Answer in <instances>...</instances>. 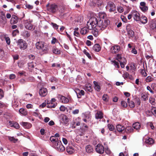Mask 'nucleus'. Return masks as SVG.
<instances>
[{
	"label": "nucleus",
	"mask_w": 156,
	"mask_h": 156,
	"mask_svg": "<svg viewBox=\"0 0 156 156\" xmlns=\"http://www.w3.org/2000/svg\"><path fill=\"white\" fill-rule=\"evenodd\" d=\"M44 44V43L42 41L37 42L35 44L36 47L37 49L46 53L48 51V49L47 46L45 45Z\"/></svg>",
	"instance_id": "7ed1b4c3"
},
{
	"label": "nucleus",
	"mask_w": 156,
	"mask_h": 156,
	"mask_svg": "<svg viewBox=\"0 0 156 156\" xmlns=\"http://www.w3.org/2000/svg\"><path fill=\"white\" fill-rule=\"evenodd\" d=\"M117 10L119 12L121 13L124 10L122 7L120 6L117 8Z\"/></svg>",
	"instance_id": "4d7b16f0"
},
{
	"label": "nucleus",
	"mask_w": 156,
	"mask_h": 156,
	"mask_svg": "<svg viewBox=\"0 0 156 156\" xmlns=\"http://www.w3.org/2000/svg\"><path fill=\"white\" fill-rule=\"evenodd\" d=\"M148 96L146 94H144L141 96V98L144 101H146L148 99Z\"/></svg>",
	"instance_id": "37998d69"
},
{
	"label": "nucleus",
	"mask_w": 156,
	"mask_h": 156,
	"mask_svg": "<svg viewBox=\"0 0 156 156\" xmlns=\"http://www.w3.org/2000/svg\"><path fill=\"white\" fill-rule=\"evenodd\" d=\"M47 107L49 108H54L55 107V104H53V103H51V104H49V105H48Z\"/></svg>",
	"instance_id": "13d9d810"
},
{
	"label": "nucleus",
	"mask_w": 156,
	"mask_h": 156,
	"mask_svg": "<svg viewBox=\"0 0 156 156\" xmlns=\"http://www.w3.org/2000/svg\"><path fill=\"white\" fill-rule=\"evenodd\" d=\"M92 2L94 5H97L99 6L101 4V2L99 0H92Z\"/></svg>",
	"instance_id": "4c0bfd02"
},
{
	"label": "nucleus",
	"mask_w": 156,
	"mask_h": 156,
	"mask_svg": "<svg viewBox=\"0 0 156 156\" xmlns=\"http://www.w3.org/2000/svg\"><path fill=\"white\" fill-rule=\"evenodd\" d=\"M122 76L124 78H129V74L128 73L125 72L123 74Z\"/></svg>",
	"instance_id": "603ef678"
},
{
	"label": "nucleus",
	"mask_w": 156,
	"mask_h": 156,
	"mask_svg": "<svg viewBox=\"0 0 156 156\" xmlns=\"http://www.w3.org/2000/svg\"><path fill=\"white\" fill-rule=\"evenodd\" d=\"M58 42L57 40L55 38L53 37L52 40L51 41L52 44H55V43H57Z\"/></svg>",
	"instance_id": "6e6d98bb"
},
{
	"label": "nucleus",
	"mask_w": 156,
	"mask_h": 156,
	"mask_svg": "<svg viewBox=\"0 0 156 156\" xmlns=\"http://www.w3.org/2000/svg\"><path fill=\"white\" fill-rule=\"evenodd\" d=\"M126 60L125 58L122 57L120 60H119V62L120 63H126Z\"/></svg>",
	"instance_id": "09e8293b"
},
{
	"label": "nucleus",
	"mask_w": 156,
	"mask_h": 156,
	"mask_svg": "<svg viewBox=\"0 0 156 156\" xmlns=\"http://www.w3.org/2000/svg\"><path fill=\"white\" fill-rule=\"evenodd\" d=\"M26 7L27 8L29 9H32L33 8V6L29 4H26Z\"/></svg>",
	"instance_id": "e2e57ef3"
},
{
	"label": "nucleus",
	"mask_w": 156,
	"mask_h": 156,
	"mask_svg": "<svg viewBox=\"0 0 156 156\" xmlns=\"http://www.w3.org/2000/svg\"><path fill=\"white\" fill-rule=\"evenodd\" d=\"M107 9H108L110 12H112L115 10L116 7L113 3L109 2H108L106 6Z\"/></svg>",
	"instance_id": "6e6552de"
},
{
	"label": "nucleus",
	"mask_w": 156,
	"mask_h": 156,
	"mask_svg": "<svg viewBox=\"0 0 156 156\" xmlns=\"http://www.w3.org/2000/svg\"><path fill=\"white\" fill-rule=\"evenodd\" d=\"M140 5V8L142 11L145 12L147 10L148 8L146 6V3L144 2H141Z\"/></svg>",
	"instance_id": "dca6fc26"
},
{
	"label": "nucleus",
	"mask_w": 156,
	"mask_h": 156,
	"mask_svg": "<svg viewBox=\"0 0 156 156\" xmlns=\"http://www.w3.org/2000/svg\"><path fill=\"white\" fill-rule=\"evenodd\" d=\"M141 126L140 124L138 122H136L134 123L133 125V127L135 129L138 130L140 128Z\"/></svg>",
	"instance_id": "bb28decb"
},
{
	"label": "nucleus",
	"mask_w": 156,
	"mask_h": 156,
	"mask_svg": "<svg viewBox=\"0 0 156 156\" xmlns=\"http://www.w3.org/2000/svg\"><path fill=\"white\" fill-rule=\"evenodd\" d=\"M50 140L52 143L54 147L58 151L62 152L65 150L64 147L62 145L61 141L59 140L58 138L52 136L50 137Z\"/></svg>",
	"instance_id": "f03ea898"
},
{
	"label": "nucleus",
	"mask_w": 156,
	"mask_h": 156,
	"mask_svg": "<svg viewBox=\"0 0 156 156\" xmlns=\"http://www.w3.org/2000/svg\"><path fill=\"white\" fill-rule=\"evenodd\" d=\"M145 142L148 144H152L154 143V140L152 138L148 137L147 139H146Z\"/></svg>",
	"instance_id": "cd10ccee"
},
{
	"label": "nucleus",
	"mask_w": 156,
	"mask_h": 156,
	"mask_svg": "<svg viewBox=\"0 0 156 156\" xmlns=\"http://www.w3.org/2000/svg\"><path fill=\"white\" fill-rule=\"evenodd\" d=\"M129 105L131 108H133L135 106L134 103L132 101H130L129 102Z\"/></svg>",
	"instance_id": "49530a36"
},
{
	"label": "nucleus",
	"mask_w": 156,
	"mask_h": 156,
	"mask_svg": "<svg viewBox=\"0 0 156 156\" xmlns=\"http://www.w3.org/2000/svg\"><path fill=\"white\" fill-rule=\"evenodd\" d=\"M24 25L27 29L30 30H33L35 28L34 25L31 23V21H30L28 20L25 21Z\"/></svg>",
	"instance_id": "1a4fd4ad"
},
{
	"label": "nucleus",
	"mask_w": 156,
	"mask_h": 156,
	"mask_svg": "<svg viewBox=\"0 0 156 156\" xmlns=\"http://www.w3.org/2000/svg\"><path fill=\"white\" fill-rule=\"evenodd\" d=\"M132 15L134 20L136 21H139L140 20V15L137 11H134L132 12Z\"/></svg>",
	"instance_id": "9d476101"
},
{
	"label": "nucleus",
	"mask_w": 156,
	"mask_h": 156,
	"mask_svg": "<svg viewBox=\"0 0 156 156\" xmlns=\"http://www.w3.org/2000/svg\"><path fill=\"white\" fill-rule=\"evenodd\" d=\"M151 112L154 115L156 116V108H152L151 110Z\"/></svg>",
	"instance_id": "0e129e2a"
},
{
	"label": "nucleus",
	"mask_w": 156,
	"mask_h": 156,
	"mask_svg": "<svg viewBox=\"0 0 156 156\" xmlns=\"http://www.w3.org/2000/svg\"><path fill=\"white\" fill-rule=\"evenodd\" d=\"M79 112V110L78 109H76L73 110L72 113L73 114L75 115L76 114H78Z\"/></svg>",
	"instance_id": "774afa93"
},
{
	"label": "nucleus",
	"mask_w": 156,
	"mask_h": 156,
	"mask_svg": "<svg viewBox=\"0 0 156 156\" xmlns=\"http://www.w3.org/2000/svg\"><path fill=\"white\" fill-rule=\"evenodd\" d=\"M105 152L108 154H110L111 153L110 150L108 148H107L105 149Z\"/></svg>",
	"instance_id": "5fc2aeb1"
},
{
	"label": "nucleus",
	"mask_w": 156,
	"mask_h": 156,
	"mask_svg": "<svg viewBox=\"0 0 156 156\" xmlns=\"http://www.w3.org/2000/svg\"><path fill=\"white\" fill-rule=\"evenodd\" d=\"M86 151L88 153H91L93 151L92 147L90 145H88L86 147Z\"/></svg>",
	"instance_id": "2f4dec72"
},
{
	"label": "nucleus",
	"mask_w": 156,
	"mask_h": 156,
	"mask_svg": "<svg viewBox=\"0 0 156 156\" xmlns=\"http://www.w3.org/2000/svg\"><path fill=\"white\" fill-rule=\"evenodd\" d=\"M155 99L152 97H150L149 98V102L152 105H154L155 104Z\"/></svg>",
	"instance_id": "a18cd8bd"
},
{
	"label": "nucleus",
	"mask_w": 156,
	"mask_h": 156,
	"mask_svg": "<svg viewBox=\"0 0 156 156\" xmlns=\"http://www.w3.org/2000/svg\"><path fill=\"white\" fill-rule=\"evenodd\" d=\"M83 52L87 56V57L89 58H91L90 55L88 52H87L86 50H84Z\"/></svg>",
	"instance_id": "bf43d9fd"
},
{
	"label": "nucleus",
	"mask_w": 156,
	"mask_h": 156,
	"mask_svg": "<svg viewBox=\"0 0 156 156\" xmlns=\"http://www.w3.org/2000/svg\"><path fill=\"white\" fill-rule=\"evenodd\" d=\"M19 32V31L18 30H14L12 33V34L13 36H16L17 34H18Z\"/></svg>",
	"instance_id": "8fccbe9b"
},
{
	"label": "nucleus",
	"mask_w": 156,
	"mask_h": 156,
	"mask_svg": "<svg viewBox=\"0 0 156 156\" xmlns=\"http://www.w3.org/2000/svg\"><path fill=\"white\" fill-rule=\"evenodd\" d=\"M28 68L29 69L33 68L34 67V65L32 62H29L28 63Z\"/></svg>",
	"instance_id": "c03bdc74"
},
{
	"label": "nucleus",
	"mask_w": 156,
	"mask_h": 156,
	"mask_svg": "<svg viewBox=\"0 0 156 156\" xmlns=\"http://www.w3.org/2000/svg\"><path fill=\"white\" fill-rule=\"evenodd\" d=\"M150 26L152 29L156 28V22L155 20H151L150 22Z\"/></svg>",
	"instance_id": "72a5a7b5"
},
{
	"label": "nucleus",
	"mask_w": 156,
	"mask_h": 156,
	"mask_svg": "<svg viewBox=\"0 0 156 156\" xmlns=\"http://www.w3.org/2000/svg\"><path fill=\"white\" fill-rule=\"evenodd\" d=\"M19 112L20 113L24 115H26L27 114V112L26 110L23 108L20 109Z\"/></svg>",
	"instance_id": "c9c22d12"
},
{
	"label": "nucleus",
	"mask_w": 156,
	"mask_h": 156,
	"mask_svg": "<svg viewBox=\"0 0 156 156\" xmlns=\"http://www.w3.org/2000/svg\"><path fill=\"white\" fill-rule=\"evenodd\" d=\"M122 57L121 55L119 54H118L117 55L116 59L119 61V60H120Z\"/></svg>",
	"instance_id": "338daca9"
},
{
	"label": "nucleus",
	"mask_w": 156,
	"mask_h": 156,
	"mask_svg": "<svg viewBox=\"0 0 156 156\" xmlns=\"http://www.w3.org/2000/svg\"><path fill=\"white\" fill-rule=\"evenodd\" d=\"M131 25L128 24L126 26V29L127 31V34L129 38H133L135 35L134 32L130 29Z\"/></svg>",
	"instance_id": "423d86ee"
},
{
	"label": "nucleus",
	"mask_w": 156,
	"mask_h": 156,
	"mask_svg": "<svg viewBox=\"0 0 156 156\" xmlns=\"http://www.w3.org/2000/svg\"><path fill=\"white\" fill-rule=\"evenodd\" d=\"M108 127L109 130L110 131L113 130L115 129L114 126L112 125L108 124Z\"/></svg>",
	"instance_id": "864d4df0"
},
{
	"label": "nucleus",
	"mask_w": 156,
	"mask_h": 156,
	"mask_svg": "<svg viewBox=\"0 0 156 156\" xmlns=\"http://www.w3.org/2000/svg\"><path fill=\"white\" fill-rule=\"evenodd\" d=\"M66 151L69 154H71L74 153V150L72 146H68L66 147Z\"/></svg>",
	"instance_id": "412c9836"
},
{
	"label": "nucleus",
	"mask_w": 156,
	"mask_h": 156,
	"mask_svg": "<svg viewBox=\"0 0 156 156\" xmlns=\"http://www.w3.org/2000/svg\"><path fill=\"white\" fill-rule=\"evenodd\" d=\"M21 35L25 38H28L30 36L29 32L27 31L24 30L21 33Z\"/></svg>",
	"instance_id": "b1692460"
},
{
	"label": "nucleus",
	"mask_w": 156,
	"mask_h": 156,
	"mask_svg": "<svg viewBox=\"0 0 156 156\" xmlns=\"http://www.w3.org/2000/svg\"><path fill=\"white\" fill-rule=\"evenodd\" d=\"M10 126L11 127H13L16 129H18L20 128L19 124L17 122H9Z\"/></svg>",
	"instance_id": "f3484780"
},
{
	"label": "nucleus",
	"mask_w": 156,
	"mask_h": 156,
	"mask_svg": "<svg viewBox=\"0 0 156 156\" xmlns=\"http://www.w3.org/2000/svg\"><path fill=\"white\" fill-rule=\"evenodd\" d=\"M75 22L77 25H80L83 23V17L79 16L78 17Z\"/></svg>",
	"instance_id": "a211bd4d"
},
{
	"label": "nucleus",
	"mask_w": 156,
	"mask_h": 156,
	"mask_svg": "<svg viewBox=\"0 0 156 156\" xmlns=\"http://www.w3.org/2000/svg\"><path fill=\"white\" fill-rule=\"evenodd\" d=\"M61 122L65 124H67L68 122V119L66 115H62L60 116Z\"/></svg>",
	"instance_id": "2eb2a0df"
},
{
	"label": "nucleus",
	"mask_w": 156,
	"mask_h": 156,
	"mask_svg": "<svg viewBox=\"0 0 156 156\" xmlns=\"http://www.w3.org/2000/svg\"><path fill=\"white\" fill-rule=\"evenodd\" d=\"M140 73L144 77H146L147 76V73L145 70L144 69H142L141 70Z\"/></svg>",
	"instance_id": "3c124183"
},
{
	"label": "nucleus",
	"mask_w": 156,
	"mask_h": 156,
	"mask_svg": "<svg viewBox=\"0 0 156 156\" xmlns=\"http://www.w3.org/2000/svg\"><path fill=\"white\" fill-rule=\"evenodd\" d=\"M52 51L54 54H55L59 55L61 54V51L55 47H53Z\"/></svg>",
	"instance_id": "7c9ffc66"
},
{
	"label": "nucleus",
	"mask_w": 156,
	"mask_h": 156,
	"mask_svg": "<svg viewBox=\"0 0 156 156\" xmlns=\"http://www.w3.org/2000/svg\"><path fill=\"white\" fill-rule=\"evenodd\" d=\"M77 97L78 98H81L82 95H83L84 94V91L83 90H79V92L78 93H77Z\"/></svg>",
	"instance_id": "e433bc0d"
},
{
	"label": "nucleus",
	"mask_w": 156,
	"mask_h": 156,
	"mask_svg": "<svg viewBox=\"0 0 156 156\" xmlns=\"http://www.w3.org/2000/svg\"><path fill=\"white\" fill-rule=\"evenodd\" d=\"M121 104L122 106L124 108H126L127 106V103L124 101H121Z\"/></svg>",
	"instance_id": "de8ad7c7"
},
{
	"label": "nucleus",
	"mask_w": 156,
	"mask_h": 156,
	"mask_svg": "<svg viewBox=\"0 0 156 156\" xmlns=\"http://www.w3.org/2000/svg\"><path fill=\"white\" fill-rule=\"evenodd\" d=\"M4 97V93L2 90L0 89V99Z\"/></svg>",
	"instance_id": "680f3d73"
},
{
	"label": "nucleus",
	"mask_w": 156,
	"mask_h": 156,
	"mask_svg": "<svg viewBox=\"0 0 156 156\" xmlns=\"http://www.w3.org/2000/svg\"><path fill=\"white\" fill-rule=\"evenodd\" d=\"M103 117V114L101 111H97L95 114V117L96 119H101Z\"/></svg>",
	"instance_id": "aec40b11"
},
{
	"label": "nucleus",
	"mask_w": 156,
	"mask_h": 156,
	"mask_svg": "<svg viewBox=\"0 0 156 156\" xmlns=\"http://www.w3.org/2000/svg\"><path fill=\"white\" fill-rule=\"evenodd\" d=\"M112 64H113L115 66H117V67L118 68H119L120 66L119 64V63L117 62L114 60L112 61Z\"/></svg>",
	"instance_id": "a19ab883"
},
{
	"label": "nucleus",
	"mask_w": 156,
	"mask_h": 156,
	"mask_svg": "<svg viewBox=\"0 0 156 156\" xmlns=\"http://www.w3.org/2000/svg\"><path fill=\"white\" fill-rule=\"evenodd\" d=\"M58 98H59L60 101L62 103L67 104L69 101V100L67 98L62 95L59 94L58 96Z\"/></svg>",
	"instance_id": "9b49d317"
},
{
	"label": "nucleus",
	"mask_w": 156,
	"mask_h": 156,
	"mask_svg": "<svg viewBox=\"0 0 156 156\" xmlns=\"http://www.w3.org/2000/svg\"><path fill=\"white\" fill-rule=\"evenodd\" d=\"M95 151L97 153L102 154L104 153L105 149L102 145L99 144L96 146Z\"/></svg>",
	"instance_id": "0eeeda50"
},
{
	"label": "nucleus",
	"mask_w": 156,
	"mask_h": 156,
	"mask_svg": "<svg viewBox=\"0 0 156 156\" xmlns=\"http://www.w3.org/2000/svg\"><path fill=\"white\" fill-rule=\"evenodd\" d=\"M84 89L89 92H92L93 90L92 88L91 87V85L90 83L86 84L84 87Z\"/></svg>",
	"instance_id": "6ab92c4d"
},
{
	"label": "nucleus",
	"mask_w": 156,
	"mask_h": 156,
	"mask_svg": "<svg viewBox=\"0 0 156 156\" xmlns=\"http://www.w3.org/2000/svg\"><path fill=\"white\" fill-rule=\"evenodd\" d=\"M18 18L15 15H12L10 20V23L12 24H16L18 21Z\"/></svg>",
	"instance_id": "4468645a"
},
{
	"label": "nucleus",
	"mask_w": 156,
	"mask_h": 156,
	"mask_svg": "<svg viewBox=\"0 0 156 156\" xmlns=\"http://www.w3.org/2000/svg\"><path fill=\"white\" fill-rule=\"evenodd\" d=\"M120 50V47L119 45H115L112 46L111 48V51L113 53H118Z\"/></svg>",
	"instance_id": "ddd939ff"
},
{
	"label": "nucleus",
	"mask_w": 156,
	"mask_h": 156,
	"mask_svg": "<svg viewBox=\"0 0 156 156\" xmlns=\"http://www.w3.org/2000/svg\"><path fill=\"white\" fill-rule=\"evenodd\" d=\"M109 23L110 21L108 20H105L104 23L103 20L99 18L92 17L87 22V26L90 30L92 29L97 26V27L99 28V29L103 30Z\"/></svg>",
	"instance_id": "f257e3e1"
},
{
	"label": "nucleus",
	"mask_w": 156,
	"mask_h": 156,
	"mask_svg": "<svg viewBox=\"0 0 156 156\" xmlns=\"http://www.w3.org/2000/svg\"><path fill=\"white\" fill-rule=\"evenodd\" d=\"M102 99L104 101L107 102L108 101L109 97L107 94H104L103 95Z\"/></svg>",
	"instance_id": "58836bf2"
},
{
	"label": "nucleus",
	"mask_w": 156,
	"mask_h": 156,
	"mask_svg": "<svg viewBox=\"0 0 156 156\" xmlns=\"http://www.w3.org/2000/svg\"><path fill=\"white\" fill-rule=\"evenodd\" d=\"M92 33L95 37H97L99 34L98 29L96 28L92 30Z\"/></svg>",
	"instance_id": "f704fd0d"
},
{
	"label": "nucleus",
	"mask_w": 156,
	"mask_h": 156,
	"mask_svg": "<svg viewBox=\"0 0 156 156\" xmlns=\"http://www.w3.org/2000/svg\"><path fill=\"white\" fill-rule=\"evenodd\" d=\"M133 129L131 126H127L125 128V131L127 133H129L133 132Z\"/></svg>",
	"instance_id": "473e14b6"
},
{
	"label": "nucleus",
	"mask_w": 156,
	"mask_h": 156,
	"mask_svg": "<svg viewBox=\"0 0 156 156\" xmlns=\"http://www.w3.org/2000/svg\"><path fill=\"white\" fill-rule=\"evenodd\" d=\"M17 45L20 49L22 50H25L27 47L28 44L27 42L22 39L18 40L17 41Z\"/></svg>",
	"instance_id": "39448f33"
},
{
	"label": "nucleus",
	"mask_w": 156,
	"mask_h": 156,
	"mask_svg": "<svg viewBox=\"0 0 156 156\" xmlns=\"http://www.w3.org/2000/svg\"><path fill=\"white\" fill-rule=\"evenodd\" d=\"M154 80V78L151 76H147L146 79V81L147 82H149L152 81Z\"/></svg>",
	"instance_id": "79ce46f5"
},
{
	"label": "nucleus",
	"mask_w": 156,
	"mask_h": 156,
	"mask_svg": "<svg viewBox=\"0 0 156 156\" xmlns=\"http://www.w3.org/2000/svg\"><path fill=\"white\" fill-rule=\"evenodd\" d=\"M66 108L64 106H61L60 108V110L61 111L64 112L65 111Z\"/></svg>",
	"instance_id": "69168bd1"
},
{
	"label": "nucleus",
	"mask_w": 156,
	"mask_h": 156,
	"mask_svg": "<svg viewBox=\"0 0 156 156\" xmlns=\"http://www.w3.org/2000/svg\"><path fill=\"white\" fill-rule=\"evenodd\" d=\"M9 140L13 142L14 143H15L18 140L17 139H15L13 137H9Z\"/></svg>",
	"instance_id": "ea45409f"
},
{
	"label": "nucleus",
	"mask_w": 156,
	"mask_h": 156,
	"mask_svg": "<svg viewBox=\"0 0 156 156\" xmlns=\"http://www.w3.org/2000/svg\"><path fill=\"white\" fill-rule=\"evenodd\" d=\"M116 128L117 130L120 133L122 132L125 129L124 127L120 125H117Z\"/></svg>",
	"instance_id": "c85d7f7f"
},
{
	"label": "nucleus",
	"mask_w": 156,
	"mask_h": 156,
	"mask_svg": "<svg viewBox=\"0 0 156 156\" xmlns=\"http://www.w3.org/2000/svg\"><path fill=\"white\" fill-rule=\"evenodd\" d=\"M46 7L48 11L53 13L56 12L59 9L58 6L55 4H50L48 3L46 5Z\"/></svg>",
	"instance_id": "20e7f679"
},
{
	"label": "nucleus",
	"mask_w": 156,
	"mask_h": 156,
	"mask_svg": "<svg viewBox=\"0 0 156 156\" xmlns=\"http://www.w3.org/2000/svg\"><path fill=\"white\" fill-rule=\"evenodd\" d=\"M48 93V91L46 88H42L39 90V94L41 97L45 96Z\"/></svg>",
	"instance_id": "f8f14e48"
},
{
	"label": "nucleus",
	"mask_w": 156,
	"mask_h": 156,
	"mask_svg": "<svg viewBox=\"0 0 156 156\" xmlns=\"http://www.w3.org/2000/svg\"><path fill=\"white\" fill-rule=\"evenodd\" d=\"M5 40L7 44L8 45L10 44V40L9 37H5Z\"/></svg>",
	"instance_id": "052dcab7"
},
{
	"label": "nucleus",
	"mask_w": 156,
	"mask_h": 156,
	"mask_svg": "<svg viewBox=\"0 0 156 156\" xmlns=\"http://www.w3.org/2000/svg\"><path fill=\"white\" fill-rule=\"evenodd\" d=\"M93 49L95 51L98 52L101 50V48L98 44H96L93 46Z\"/></svg>",
	"instance_id": "a878e982"
},
{
	"label": "nucleus",
	"mask_w": 156,
	"mask_h": 156,
	"mask_svg": "<svg viewBox=\"0 0 156 156\" xmlns=\"http://www.w3.org/2000/svg\"><path fill=\"white\" fill-rule=\"evenodd\" d=\"M94 89L98 91H99L101 90V87L100 84L95 81H94Z\"/></svg>",
	"instance_id": "5701e85b"
},
{
	"label": "nucleus",
	"mask_w": 156,
	"mask_h": 156,
	"mask_svg": "<svg viewBox=\"0 0 156 156\" xmlns=\"http://www.w3.org/2000/svg\"><path fill=\"white\" fill-rule=\"evenodd\" d=\"M20 124L25 128L27 129H29L31 126V125L30 123L27 122H22Z\"/></svg>",
	"instance_id": "393cba45"
},
{
	"label": "nucleus",
	"mask_w": 156,
	"mask_h": 156,
	"mask_svg": "<svg viewBox=\"0 0 156 156\" xmlns=\"http://www.w3.org/2000/svg\"><path fill=\"white\" fill-rule=\"evenodd\" d=\"M90 30L88 28V27H84L81 29L80 31V33L82 34H85L89 32V30Z\"/></svg>",
	"instance_id": "4be33fe9"
},
{
	"label": "nucleus",
	"mask_w": 156,
	"mask_h": 156,
	"mask_svg": "<svg viewBox=\"0 0 156 156\" xmlns=\"http://www.w3.org/2000/svg\"><path fill=\"white\" fill-rule=\"evenodd\" d=\"M139 21L143 24H145L147 22V18L145 16H142L140 18Z\"/></svg>",
	"instance_id": "c756f323"
}]
</instances>
